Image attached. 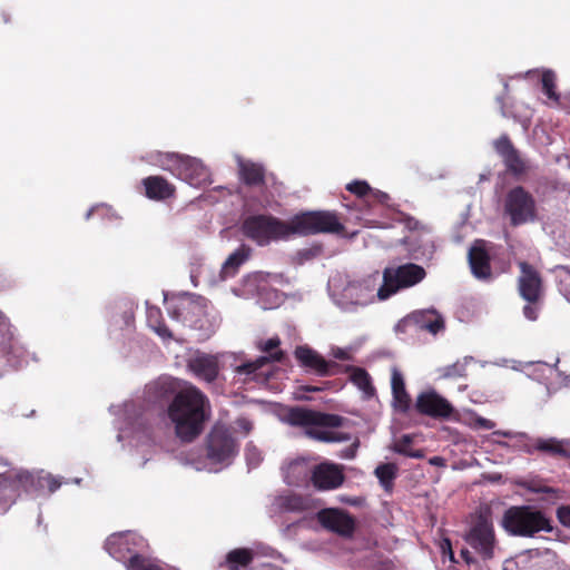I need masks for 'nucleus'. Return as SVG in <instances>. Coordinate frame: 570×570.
Wrapping results in <instances>:
<instances>
[{
    "mask_svg": "<svg viewBox=\"0 0 570 570\" xmlns=\"http://www.w3.org/2000/svg\"><path fill=\"white\" fill-rule=\"evenodd\" d=\"M503 215L513 227L539 220V207L535 197L525 187H511L503 198Z\"/></svg>",
    "mask_w": 570,
    "mask_h": 570,
    "instance_id": "7",
    "label": "nucleus"
},
{
    "mask_svg": "<svg viewBox=\"0 0 570 570\" xmlns=\"http://www.w3.org/2000/svg\"><path fill=\"white\" fill-rule=\"evenodd\" d=\"M528 489L534 493H552V492H554V490L552 488L546 487V485L530 484Z\"/></svg>",
    "mask_w": 570,
    "mask_h": 570,
    "instance_id": "58",
    "label": "nucleus"
},
{
    "mask_svg": "<svg viewBox=\"0 0 570 570\" xmlns=\"http://www.w3.org/2000/svg\"><path fill=\"white\" fill-rule=\"evenodd\" d=\"M126 568L128 570H163L155 560L145 558L141 553L130 556Z\"/></svg>",
    "mask_w": 570,
    "mask_h": 570,
    "instance_id": "40",
    "label": "nucleus"
},
{
    "mask_svg": "<svg viewBox=\"0 0 570 570\" xmlns=\"http://www.w3.org/2000/svg\"><path fill=\"white\" fill-rule=\"evenodd\" d=\"M533 449L550 454L567 455L562 444L556 439H538Z\"/></svg>",
    "mask_w": 570,
    "mask_h": 570,
    "instance_id": "41",
    "label": "nucleus"
},
{
    "mask_svg": "<svg viewBox=\"0 0 570 570\" xmlns=\"http://www.w3.org/2000/svg\"><path fill=\"white\" fill-rule=\"evenodd\" d=\"M146 546L142 537L132 531H125L108 537L105 549L114 559L127 564L130 556L141 553Z\"/></svg>",
    "mask_w": 570,
    "mask_h": 570,
    "instance_id": "13",
    "label": "nucleus"
},
{
    "mask_svg": "<svg viewBox=\"0 0 570 570\" xmlns=\"http://www.w3.org/2000/svg\"><path fill=\"white\" fill-rule=\"evenodd\" d=\"M554 80H556V76H554V73L551 70H546L542 73L541 81H542V88H543L544 94L550 99H552L556 102H558L559 101V95L554 90V88H556Z\"/></svg>",
    "mask_w": 570,
    "mask_h": 570,
    "instance_id": "42",
    "label": "nucleus"
},
{
    "mask_svg": "<svg viewBox=\"0 0 570 570\" xmlns=\"http://www.w3.org/2000/svg\"><path fill=\"white\" fill-rule=\"evenodd\" d=\"M238 443L232 433L222 425H215L206 438L203 459L191 460L189 463L197 470L219 472L229 466L238 454Z\"/></svg>",
    "mask_w": 570,
    "mask_h": 570,
    "instance_id": "3",
    "label": "nucleus"
},
{
    "mask_svg": "<svg viewBox=\"0 0 570 570\" xmlns=\"http://www.w3.org/2000/svg\"><path fill=\"white\" fill-rule=\"evenodd\" d=\"M242 232L257 246L286 240L294 235L293 222L286 223L272 215H252L244 219Z\"/></svg>",
    "mask_w": 570,
    "mask_h": 570,
    "instance_id": "5",
    "label": "nucleus"
},
{
    "mask_svg": "<svg viewBox=\"0 0 570 570\" xmlns=\"http://www.w3.org/2000/svg\"><path fill=\"white\" fill-rule=\"evenodd\" d=\"M426 276L425 269L414 263L385 267L377 288L380 301L389 299L400 291L413 287Z\"/></svg>",
    "mask_w": 570,
    "mask_h": 570,
    "instance_id": "9",
    "label": "nucleus"
},
{
    "mask_svg": "<svg viewBox=\"0 0 570 570\" xmlns=\"http://www.w3.org/2000/svg\"><path fill=\"white\" fill-rule=\"evenodd\" d=\"M415 407L421 414L434 419H449L454 412L452 404L434 390L419 394Z\"/></svg>",
    "mask_w": 570,
    "mask_h": 570,
    "instance_id": "15",
    "label": "nucleus"
},
{
    "mask_svg": "<svg viewBox=\"0 0 570 570\" xmlns=\"http://www.w3.org/2000/svg\"><path fill=\"white\" fill-rule=\"evenodd\" d=\"M331 355L334 358H337V360H341V361H345V360L350 358L348 352L343 350V348H341V347H333L332 352H331Z\"/></svg>",
    "mask_w": 570,
    "mask_h": 570,
    "instance_id": "56",
    "label": "nucleus"
},
{
    "mask_svg": "<svg viewBox=\"0 0 570 570\" xmlns=\"http://www.w3.org/2000/svg\"><path fill=\"white\" fill-rule=\"evenodd\" d=\"M285 421L293 426L304 428L305 434L317 441L340 443L351 440L348 433L332 430L342 426L345 421L343 416L337 414L322 413L304 407H292L287 412Z\"/></svg>",
    "mask_w": 570,
    "mask_h": 570,
    "instance_id": "2",
    "label": "nucleus"
},
{
    "mask_svg": "<svg viewBox=\"0 0 570 570\" xmlns=\"http://www.w3.org/2000/svg\"><path fill=\"white\" fill-rule=\"evenodd\" d=\"M313 466L305 459H296L283 468V476L286 484L302 487L312 480Z\"/></svg>",
    "mask_w": 570,
    "mask_h": 570,
    "instance_id": "24",
    "label": "nucleus"
},
{
    "mask_svg": "<svg viewBox=\"0 0 570 570\" xmlns=\"http://www.w3.org/2000/svg\"><path fill=\"white\" fill-rule=\"evenodd\" d=\"M502 529L510 535L533 538L540 532H552L550 519L532 505H512L500 521Z\"/></svg>",
    "mask_w": 570,
    "mask_h": 570,
    "instance_id": "4",
    "label": "nucleus"
},
{
    "mask_svg": "<svg viewBox=\"0 0 570 570\" xmlns=\"http://www.w3.org/2000/svg\"><path fill=\"white\" fill-rule=\"evenodd\" d=\"M237 425L239 426V429H242L245 433H248L253 425H252V422L248 421L247 419L245 417H242V419H238L237 420Z\"/></svg>",
    "mask_w": 570,
    "mask_h": 570,
    "instance_id": "59",
    "label": "nucleus"
},
{
    "mask_svg": "<svg viewBox=\"0 0 570 570\" xmlns=\"http://www.w3.org/2000/svg\"><path fill=\"white\" fill-rule=\"evenodd\" d=\"M539 307L535 303H529L523 307V315L529 321H535L538 318Z\"/></svg>",
    "mask_w": 570,
    "mask_h": 570,
    "instance_id": "51",
    "label": "nucleus"
},
{
    "mask_svg": "<svg viewBox=\"0 0 570 570\" xmlns=\"http://www.w3.org/2000/svg\"><path fill=\"white\" fill-rule=\"evenodd\" d=\"M95 213H100L102 216L114 217V213L111 212V208L106 205H97L91 207L87 213L85 218L88 220Z\"/></svg>",
    "mask_w": 570,
    "mask_h": 570,
    "instance_id": "49",
    "label": "nucleus"
},
{
    "mask_svg": "<svg viewBox=\"0 0 570 570\" xmlns=\"http://www.w3.org/2000/svg\"><path fill=\"white\" fill-rule=\"evenodd\" d=\"M464 540L484 562L493 560L500 550L493 522L483 514H480L472 523Z\"/></svg>",
    "mask_w": 570,
    "mask_h": 570,
    "instance_id": "10",
    "label": "nucleus"
},
{
    "mask_svg": "<svg viewBox=\"0 0 570 570\" xmlns=\"http://www.w3.org/2000/svg\"><path fill=\"white\" fill-rule=\"evenodd\" d=\"M294 354L299 364L309 372H313L320 376H328L335 374L337 364L335 362L326 361L315 350L306 345L297 346Z\"/></svg>",
    "mask_w": 570,
    "mask_h": 570,
    "instance_id": "17",
    "label": "nucleus"
},
{
    "mask_svg": "<svg viewBox=\"0 0 570 570\" xmlns=\"http://www.w3.org/2000/svg\"><path fill=\"white\" fill-rule=\"evenodd\" d=\"M245 459L249 469L257 468L263 460L261 451L252 443L245 448Z\"/></svg>",
    "mask_w": 570,
    "mask_h": 570,
    "instance_id": "43",
    "label": "nucleus"
},
{
    "mask_svg": "<svg viewBox=\"0 0 570 570\" xmlns=\"http://www.w3.org/2000/svg\"><path fill=\"white\" fill-rule=\"evenodd\" d=\"M560 293L570 303V267L558 265L552 269Z\"/></svg>",
    "mask_w": 570,
    "mask_h": 570,
    "instance_id": "38",
    "label": "nucleus"
},
{
    "mask_svg": "<svg viewBox=\"0 0 570 570\" xmlns=\"http://www.w3.org/2000/svg\"><path fill=\"white\" fill-rule=\"evenodd\" d=\"M558 362L559 358L556 360V363ZM556 365L557 364L552 365L546 362H531L527 365L528 375L533 377L534 380L540 381L557 372Z\"/></svg>",
    "mask_w": 570,
    "mask_h": 570,
    "instance_id": "39",
    "label": "nucleus"
},
{
    "mask_svg": "<svg viewBox=\"0 0 570 570\" xmlns=\"http://www.w3.org/2000/svg\"><path fill=\"white\" fill-rule=\"evenodd\" d=\"M497 101L500 104V110H501V115L503 117H510V114L508 112V110L505 109L503 102H502V98L501 97H498L497 98Z\"/></svg>",
    "mask_w": 570,
    "mask_h": 570,
    "instance_id": "64",
    "label": "nucleus"
},
{
    "mask_svg": "<svg viewBox=\"0 0 570 570\" xmlns=\"http://www.w3.org/2000/svg\"><path fill=\"white\" fill-rule=\"evenodd\" d=\"M283 302V294L268 284L257 296V304L264 311L274 309Z\"/></svg>",
    "mask_w": 570,
    "mask_h": 570,
    "instance_id": "35",
    "label": "nucleus"
},
{
    "mask_svg": "<svg viewBox=\"0 0 570 570\" xmlns=\"http://www.w3.org/2000/svg\"><path fill=\"white\" fill-rule=\"evenodd\" d=\"M371 197L381 204H386L390 199V196L386 193L373 189L371 191Z\"/></svg>",
    "mask_w": 570,
    "mask_h": 570,
    "instance_id": "57",
    "label": "nucleus"
},
{
    "mask_svg": "<svg viewBox=\"0 0 570 570\" xmlns=\"http://www.w3.org/2000/svg\"><path fill=\"white\" fill-rule=\"evenodd\" d=\"M356 444H354L353 446H350L347 448L346 450L343 451V454H342V458H345V459H353L355 456V453H356Z\"/></svg>",
    "mask_w": 570,
    "mask_h": 570,
    "instance_id": "62",
    "label": "nucleus"
},
{
    "mask_svg": "<svg viewBox=\"0 0 570 570\" xmlns=\"http://www.w3.org/2000/svg\"><path fill=\"white\" fill-rule=\"evenodd\" d=\"M492 146L505 170L515 179L524 180L525 176L538 169V165L521 153L507 134L493 140Z\"/></svg>",
    "mask_w": 570,
    "mask_h": 570,
    "instance_id": "11",
    "label": "nucleus"
},
{
    "mask_svg": "<svg viewBox=\"0 0 570 570\" xmlns=\"http://www.w3.org/2000/svg\"><path fill=\"white\" fill-rule=\"evenodd\" d=\"M302 522H303V521H302V520H299V521H297V522H293V523L287 524V525L283 529L284 533H287V532L292 531V529H295L296 527L301 525V524H302Z\"/></svg>",
    "mask_w": 570,
    "mask_h": 570,
    "instance_id": "63",
    "label": "nucleus"
},
{
    "mask_svg": "<svg viewBox=\"0 0 570 570\" xmlns=\"http://www.w3.org/2000/svg\"><path fill=\"white\" fill-rule=\"evenodd\" d=\"M406 226L409 229L411 230H417V229H423L425 233H430L431 232V228L428 227V226H423L419 220H416L415 218H409L406 220Z\"/></svg>",
    "mask_w": 570,
    "mask_h": 570,
    "instance_id": "54",
    "label": "nucleus"
},
{
    "mask_svg": "<svg viewBox=\"0 0 570 570\" xmlns=\"http://www.w3.org/2000/svg\"><path fill=\"white\" fill-rule=\"evenodd\" d=\"M240 179L248 186H259L265 183L262 165L238 158Z\"/></svg>",
    "mask_w": 570,
    "mask_h": 570,
    "instance_id": "29",
    "label": "nucleus"
},
{
    "mask_svg": "<svg viewBox=\"0 0 570 570\" xmlns=\"http://www.w3.org/2000/svg\"><path fill=\"white\" fill-rule=\"evenodd\" d=\"M309 507L308 500L296 493L279 494L274 498L271 504L273 513L303 512Z\"/></svg>",
    "mask_w": 570,
    "mask_h": 570,
    "instance_id": "25",
    "label": "nucleus"
},
{
    "mask_svg": "<svg viewBox=\"0 0 570 570\" xmlns=\"http://www.w3.org/2000/svg\"><path fill=\"white\" fill-rule=\"evenodd\" d=\"M146 195L151 199H165L174 194V186L165 178L159 176H149L142 180Z\"/></svg>",
    "mask_w": 570,
    "mask_h": 570,
    "instance_id": "28",
    "label": "nucleus"
},
{
    "mask_svg": "<svg viewBox=\"0 0 570 570\" xmlns=\"http://www.w3.org/2000/svg\"><path fill=\"white\" fill-rule=\"evenodd\" d=\"M461 556L468 564H474L478 561L476 558L468 549H463L461 551Z\"/></svg>",
    "mask_w": 570,
    "mask_h": 570,
    "instance_id": "60",
    "label": "nucleus"
},
{
    "mask_svg": "<svg viewBox=\"0 0 570 570\" xmlns=\"http://www.w3.org/2000/svg\"><path fill=\"white\" fill-rule=\"evenodd\" d=\"M318 522L327 530L340 535L350 537L354 532V519L340 509H324L317 513Z\"/></svg>",
    "mask_w": 570,
    "mask_h": 570,
    "instance_id": "18",
    "label": "nucleus"
},
{
    "mask_svg": "<svg viewBox=\"0 0 570 570\" xmlns=\"http://www.w3.org/2000/svg\"><path fill=\"white\" fill-rule=\"evenodd\" d=\"M37 476L22 468H10L0 473V485L12 491L38 489Z\"/></svg>",
    "mask_w": 570,
    "mask_h": 570,
    "instance_id": "23",
    "label": "nucleus"
},
{
    "mask_svg": "<svg viewBox=\"0 0 570 570\" xmlns=\"http://www.w3.org/2000/svg\"><path fill=\"white\" fill-rule=\"evenodd\" d=\"M519 267L521 271L519 276L520 295L529 303H537L541 292V277L534 267L527 262H521Z\"/></svg>",
    "mask_w": 570,
    "mask_h": 570,
    "instance_id": "21",
    "label": "nucleus"
},
{
    "mask_svg": "<svg viewBox=\"0 0 570 570\" xmlns=\"http://www.w3.org/2000/svg\"><path fill=\"white\" fill-rule=\"evenodd\" d=\"M187 366L197 379L207 383L214 382L219 373L217 356L206 353H196L189 358Z\"/></svg>",
    "mask_w": 570,
    "mask_h": 570,
    "instance_id": "22",
    "label": "nucleus"
},
{
    "mask_svg": "<svg viewBox=\"0 0 570 570\" xmlns=\"http://www.w3.org/2000/svg\"><path fill=\"white\" fill-rule=\"evenodd\" d=\"M557 518L562 525L570 528V504L559 507Z\"/></svg>",
    "mask_w": 570,
    "mask_h": 570,
    "instance_id": "47",
    "label": "nucleus"
},
{
    "mask_svg": "<svg viewBox=\"0 0 570 570\" xmlns=\"http://www.w3.org/2000/svg\"><path fill=\"white\" fill-rule=\"evenodd\" d=\"M475 425L480 429L492 430L495 426V423L489 419L478 416L475 419Z\"/></svg>",
    "mask_w": 570,
    "mask_h": 570,
    "instance_id": "55",
    "label": "nucleus"
},
{
    "mask_svg": "<svg viewBox=\"0 0 570 570\" xmlns=\"http://www.w3.org/2000/svg\"><path fill=\"white\" fill-rule=\"evenodd\" d=\"M255 554H261L264 557H271L273 553V548L263 543H255V548L253 549Z\"/></svg>",
    "mask_w": 570,
    "mask_h": 570,
    "instance_id": "53",
    "label": "nucleus"
},
{
    "mask_svg": "<svg viewBox=\"0 0 570 570\" xmlns=\"http://www.w3.org/2000/svg\"><path fill=\"white\" fill-rule=\"evenodd\" d=\"M250 255L252 248L246 245H240L223 263L218 274L219 281L224 282L234 277L238 273L239 267L249 259Z\"/></svg>",
    "mask_w": 570,
    "mask_h": 570,
    "instance_id": "26",
    "label": "nucleus"
},
{
    "mask_svg": "<svg viewBox=\"0 0 570 570\" xmlns=\"http://www.w3.org/2000/svg\"><path fill=\"white\" fill-rule=\"evenodd\" d=\"M37 485H38V489H41L45 485H47L49 491L52 493L60 488L61 481L58 480L57 478L52 476L51 474H47V475L39 474L37 476Z\"/></svg>",
    "mask_w": 570,
    "mask_h": 570,
    "instance_id": "44",
    "label": "nucleus"
},
{
    "mask_svg": "<svg viewBox=\"0 0 570 570\" xmlns=\"http://www.w3.org/2000/svg\"><path fill=\"white\" fill-rule=\"evenodd\" d=\"M346 189L358 197H363L367 194L371 195L372 188L365 180H355L346 186Z\"/></svg>",
    "mask_w": 570,
    "mask_h": 570,
    "instance_id": "45",
    "label": "nucleus"
},
{
    "mask_svg": "<svg viewBox=\"0 0 570 570\" xmlns=\"http://www.w3.org/2000/svg\"><path fill=\"white\" fill-rule=\"evenodd\" d=\"M410 250L414 259L431 258L435 246L432 239L419 242L414 237H410Z\"/></svg>",
    "mask_w": 570,
    "mask_h": 570,
    "instance_id": "37",
    "label": "nucleus"
},
{
    "mask_svg": "<svg viewBox=\"0 0 570 570\" xmlns=\"http://www.w3.org/2000/svg\"><path fill=\"white\" fill-rule=\"evenodd\" d=\"M351 381L363 392L366 399H371L375 395L372 379L364 368L354 367L351 374Z\"/></svg>",
    "mask_w": 570,
    "mask_h": 570,
    "instance_id": "34",
    "label": "nucleus"
},
{
    "mask_svg": "<svg viewBox=\"0 0 570 570\" xmlns=\"http://www.w3.org/2000/svg\"><path fill=\"white\" fill-rule=\"evenodd\" d=\"M440 550H441V553L442 556L445 558V557H449V559L451 561H455L454 560V553H453V550H452V543H451V540L448 539V538H444L441 543H440Z\"/></svg>",
    "mask_w": 570,
    "mask_h": 570,
    "instance_id": "52",
    "label": "nucleus"
},
{
    "mask_svg": "<svg viewBox=\"0 0 570 570\" xmlns=\"http://www.w3.org/2000/svg\"><path fill=\"white\" fill-rule=\"evenodd\" d=\"M391 387L394 406L402 412H406L410 409L411 399L405 390L404 377L396 367L392 368Z\"/></svg>",
    "mask_w": 570,
    "mask_h": 570,
    "instance_id": "27",
    "label": "nucleus"
},
{
    "mask_svg": "<svg viewBox=\"0 0 570 570\" xmlns=\"http://www.w3.org/2000/svg\"><path fill=\"white\" fill-rule=\"evenodd\" d=\"M474 362L473 356H464L462 360H458L455 363L451 365H446L438 368L440 379H456L463 377L466 374L468 365Z\"/></svg>",
    "mask_w": 570,
    "mask_h": 570,
    "instance_id": "33",
    "label": "nucleus"
},
{
    "mask_svg": "<svg viewBox=\"0 0 570 570\" xmlns=\"http://www.w3.org/2000/svg\"><path fill=\"white\" fill-rule=\"evenodd\" d=\"M468 259L472 275L480 281H490L492 271L490 265V255L487 250V242L476 239L468 253Z\"/></svg>",
    "mask_w": 570,
    "mask_h": 570,
    "instance_id": "19",
    "label": "nucleus"
},
{
    "mask_svg": "<svg viewBox=\"0 0 570 570\" xmlns=\"http://www.w3.org/2000/svg\"><path fill=\"white\" fill-rule=\"evenodd\" d=\"M271 274L263 272H255L248 274L243 279V292L247 296H258L265 287L268 285V278Z\"/></svg>",
    "mask_w": 570,
    "mask_h": 570,
    "instance_id": "31",
    "label": "nucleus"
},
{
    "mask_svg": "<svg viewBox=\"0 0 570 570\" xmlns=\"http://www.w3.org/2000/svg\"><path fill=\"white\" fill-rule=\"evenodd\" d=\"M255 553L253 549L237 548L230 550L224 561L219 562V567H227L228 570H238L248 567L254 560Z\"/></svg>",
    "mask_w": 570,
    "mask_h": 570,
    "instance_id": "30",
    "label": "nucleus"
},
{
    "mask_svg": "<svg viewBox=\"0 0 570 570\" xmlns=\"http://www.w3.org/2000/svg\"><path fill=\"white\" fill-rule=\"evenodd\" d=\"M381 485L385 491H391L393 481L396 478L397 468L393 463L380 464L374 471Z\"/></svg>",
    "mask_w": 570,
    "mask_h": 570,
    "instance_id": "36",
    "label": "nucleus"
},
{
    "mask_svg": "<svg viewBox=\"0 0 570 570\" xmlns=\"http://www.w3.org/2000/svg\"><path fill=\"white\" fill-rule=\"evenodd\" d=\"M156 157V165L190 186L199 187L209 179L208 169L197 158L174 153H158Z\"/></svg>",
    "mask_w": 570,
    "mask_h": 570,
    "instance_id": "8",
    "label": "nucleus"
},
{
    "mask_svg": "<svg viewBox=\"0 0 570 570\" xmlns=\"http://www.w3.org/2000/svg\"><path fill=\"white\" fill-rule=\"evenodd\" d=\"M343 481V471L336 464L324 462L313 466L312 482L318 490L337 489Z\"/></svg>",
    "mask_w": 570,
    "mask_h": 570,
    "instance_id": "20",
    "label": "nucleus"
},
{
    "mask_svg": "<svg viewBox=\"0 0 570 570\" xmlns=\"http://www.w3.org/2000/svg\"><path fill=\"white\" fill-rule=\"evenodd\" d=\"M393 451L399 454L405 455L407 458H413V459H422L424 456V453L422 450L413 451L411 449L403 448L402 445H394Z\"/></svg>",
    "mask_w": 570,
    "mask_h": 570,
    "instance_id": "48",
    "label": "nucleus"
},
{
    "mask_svg": "<svg viewBox=\"0 0 570 570\" xmlns=\"http://www.w3.org/2000/svg\"><path fill=\"white\" fill-rule=\"evenodd\" d=\"M166 404V414L175 434L184 443L193 442L203 432L212 413L209 400L199 389L189 386L178 392L176 380L169 376L147 384L141 399L109 407L116 416L117 440L141 452L142 460L137 463L140 468L151 459L156 444L151 417Z\"/></svg>",
    "mask_w": 570,
    "mask_h": 570,
    "instance_id": "1",
    "label": "nucleus"
},
{
    "mask_svg": "<svg viewBox=\"0 0 570 570\" xmlns=\"http://www.w3.org/2000/svg\"><path fill=\"white\" fill-rule=\"evenodd\" d=\"M381 275L374 272L366 277L348 282L338 293L333 292L334 303L344 312H354L367 306L377 297Z\"/></svg>",
    "mask_w": 570,
    "mask_h": 570,
    "instance_id": "6",
    "label": "nucleus"
},
{
    "mask_svg": "<svg viewBox=\"0 0 570 570\" xmlns=\"http://www.w3.org/2000/svg\"><path fill=\"white\" fill-rule=\"evenodd\" d=\"M146 316L149 327L164 341L173 338L171 332L161 320L160 308L157 306H150L148 302L146 303Z\"/></svg>",
    "mask_w": 570,
    "mask_h": 570,
    "instance_id": "32",
    "label": "nucleus"
},
{
    "mask_svg": "<svg viewBox=\"0 0 570 570\" xmlns=\"http://www.w3.org/2000/svg\"><path fill=\"white\" fill-rule=\"evenodd\" d=\"M412 443V436L410 434H404L400 439L397 443L394 445H402L403 448L410 449V444Z\"/></svg>",
    "mask_w": 570,
    "mask_h": 570,
    "instance_id": "61",
    "label": "nucleus"
},
{
    "mask_svg": "<svg viewBox=\"0 0 570 570\" xmlns=\"http://www.w3.org/2000/svg\"><path fill=\"white\" fill-rule=\"evenodd\" d=\"M281 341L278 337L268 338L261 346V350L264 353H267L266 356H259L254 361L245 362L238 366H236L235 372L239 376H244L245 380H256L258 375V371L263 368L269 362H279L283 357V352L278 350Z\"/></svg>",
    "mask_w": 570,
    "mask_h": 570,
    "instance_id": "14",
    "label": "nucleus"
},
{
    "mask_svg": "<svg viewBox=\"0 0 570 570\" xmlns=\"http://www.w3.org/2000/svg\"><path fill=\"white\" fill-rule=\"evenodd\" d=\"M294 234L309 235L318 233H341L343 225L331 212H308L296 215L293 219Z\"/></svg>",
    "mask_w": 570,
    "mask_h": 570,
    "instance_id": "12",
    "label": "nucleus"
},
{
    "mask_svg": "<svg viewBox=\"0 0 570 570\" xmlns=\"http://www.w3.org/2000/svg\"><path fill=\"white\" fill-rule=\"evenodd\" d=\"M322 253V248L320 246H313L308 248H303L297 252V257L299 263H304L317 257Z\"/></svg>",
    "mask_w": 570,
    "mask_h": 570,
    "instance_id": "46",
    "label": "nucleus"
},
{
    "mask_svg": "<svg viewBox=\"0 0 570 570\" xmlns=\"http://www.w3.org/2000/svg\"><path fill=\"white\" fill-rule=\"evenodd\" d=\"M493 435L504 436L509 439H517L519 441H524L529 439V435L524 432H512V431H494Z\"/></svg>",
    "mask_w": 570,
    "mask_h": 570,
    "instance_id": "50",
    "label": "nucleus"
},
{
    "mask_svg": "<svg viewBox=\"0 0 570 570\" xmlns=\"http://www.w3.org/2000/svg\"><path fill=\"white\" fill-rule=\"evenodd\" d=\"M401 326H412L417 331H426L436 335L444 330V318L434 308L415 311L402 320L396 328Z\"/></svg>",
    "mask_w": 570,
    "mask_h": 570,
    "instance_id": "16",
    "label": "nucleus"
}]
</instances>
